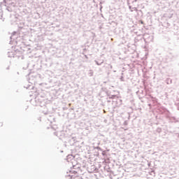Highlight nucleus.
I'll return each instance as SVG.
<instances>
[{
  "mask_svg": "<svg viewBox=\"0 0 179 179\" xmlns=\"http://www.w3.org/2000/svg\"><path fill=\"white\" fill-rule=\"evenodd\" d=\"M135 10L136 12H138V8H133L131 10V12H134Z\"/></svg>",
  "mask_w": 179,
  "mask_h": 179,
  "instance_id": "f03ea898",
  "label": "nucleus"
},
{
  "mask_svg": "<svg viewBox=\"0 0 179 179\" xmlns=\"http://www.w3.org/2000/svg\"><path fill=\"white\" fill-rule=\"evenodd\" d=\"M71 179H82V176L79 175V173H74L73 175L71 176Z\"/></svg>",
  "mask_w": 179,
  "mask_h": 179,
  "instance_id": "f257e3e1",
  "label": "nucleus"
}]
</instances>
